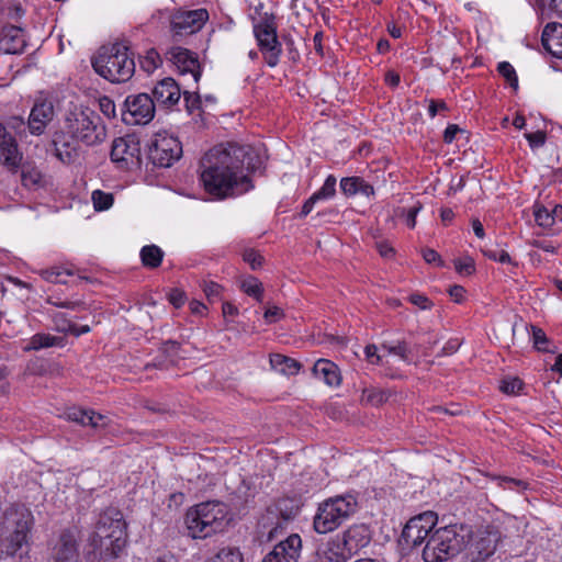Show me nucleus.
<instances>
[{
	"instance_id": "1",
	"label": "nucleus",
	"mask_w": 562,
	"mask_h": 562,
	"mask_svg": "<svg viewBox=\"0 0 562 562\" xmlns=\"http://www.w3.org/2000/svg\"><path fill=\"white\" fill-rule=\"evenodd\" d=\"M259 156L249 146L228 144L210 149L200 161V180L216 199L240 195L252 189L247 172L260 168Z\"/></svg>"
},
{
	"instance_id": "2",
	"label": "nucleus",
	"mask_w": 562,
	"mask_h": 562,
	"mask_svg": "<svg viewBox=\"0 0 562 562\" xmlns=\"http://www.w3.org/2000/svg\"><path fill=\"white\" fill-rule=\"evenodd\" d=\"M126 522L123 514L113 507L102 512L88 542L92 553L101 562L116 559L126 546Z\"/></svg>"
},
{
	"instance_id": "3",
	"label": "nucleus",
	"mask_w": 562,
	"mask_h": 562,
	"mask_svg": "<svg viewBox=\"0 0 562 562\" xmlns=\"http://www.w3.org/2000/svg\"><path fill=\"white\" fill-rule=\"evenodd\" d=\"M33 525L32 513L23 505H11L3 513L0 526V553L22 558L29 546L27 536Z\"/></svg>"
},
{
	"instance_id": "4",
	"label": "nucleus",
	"mask_w": 562,
	"mask_h": 562,
	"mask_svg": "<svg viewBox=\"0 0 562 562\" xmlns=\"http://www.w3.org/2000/svg\"><path fill=\"white\" fill-rule=\"evenodd\" d=\"M227 506L217 501L200 503L188 509L184 524L192 539H205L222 532L228 524Z\"/></svg>"
},
{
	"instance_id": "5",
	"label": "nucleus",
	"mask_w": 562,
	"mask_h": 562,
	"mask_svg": "<svg viewBox=\"0 0 562 562\" xmlns=\"http://www.w3.org/2000/svg\"><path fill=\"white\" fill-rule=\"evenodd\" d=\"M92 66L98 75L111 82H126L135 72L134 53L123 43L102 46Z\"/></svg>"
},
{
	"instance_id": "6",
	"label": "nucleus",
	"mask_w": 562,
	"mask_h": 562,
	"mask_svg": "<svg viewBox=\"0 0 562 562\" xmlns=\"http://www.w3.org/2000/svg\"><path fill=\"white\" fill-rule=\"evenodd\" d=\"M64 131L75 142L94 146L104 140L105 126L100 115L90 108L75 106L68 111L64 121Z\"/></svg>"
},
{
	"instance_id": "7",
	"label": "nucleus",
	"mask_w": 562,
	"mask_h": 562,
	"mask_svg": "<svg viewBox=\"0 0 562 562\" xmlns=\"http://www.w3.org/2000/svg\"><path fill=\"white\" fill-rule=\"evenodd\" d=\"M464 528L450 525L436 529L423 550L425 562H446L456 557L465 544Z\"/></svg>"
},
{
	"instance_id": "8",
	"label": "nucleus",
	"mask_w": 562,
	"mask_h": 562,
	"mask_svg": "<svg viewBox=\"0 0 562 562\" xmlns=\"http://www.w3.org/2000/svg\"><path fill=\"white\" fill-rule=\"evenodd\" d=\"M357 497L350 493L324 501L314 517L315 531L325 535L336 530L357 512Z\"/></svg>"
},
{
	"instance_id": "9",
	"label": "nucleus",
	"mask_w": 562,
	"mask_h": 562,
	"mask_svg": "<svg viewBox=\"0 0 562 562\" xmlns=\"http://www.w3.org/2000/svg\"><path fill=\"white\" fill-rule=\"evenodd\" d=\"M182 156L181 142L167 132L155 134L148 149V158L153 165L168 168Z\"/></svg>"
},
{
	"instance_id": "10",
	"label": "nucleus",
	"mask_w": 562,
	"mask_h": 562,
	"mask_svg": "<svg viewBox=\"0 0 562 562\" xmlns=\"http://www.w3.org/2000/svg\"><path fill=\"white\" fill-rule=\"evenodd\" d=\"M288 499H280L269 506L259 520L262 532L266 531L269 541L283 533L288 524L296 516L297 507L288 508Z\"/></svg>"
},
{
	"instance_id": "11",
	"label": "nucleus",
	"mask_w": 562,
	"mask_h": 562,
	"mask_svg": "<svg viewBox=\"0 0 562 562\" xmlns=\"http://www.w3.org/2000/svg\"><path fill=\"white\" fill-rule=\"evenodd\" d=\"M209 20L205 9L177 11L171 15L170 32L175 42H181L188 36L198 33Z\"/></svg>"
},
{
	"instance_id": "12",
	"label": "nucleus",
	"mask_w": 562,
	"mask_h": 562,
	"mask_svg": "<svg viewBox=\"0 0 562 562\" xmlns=\"http://www.w3.org/2000/svg\"><path fill=\"white\" fill-rule=\"evenodd\" d=\"M155 116V101L147 93L128 95L122 110V120L127 125H145Z\"/></svg>"
},
{
	"instance_id": "13",
	"label": "nucleus",
	"mask_w": 562,
	"mask_h": 562,
	"mask_svg": "<svg viewBox=\"0 0 562 562\" xmlns=\"http://www.w3.org/2000/svg\"><path fill=\"white\" fill-rule=\"evenodd\" d=\"M437 520V514L430 510L411 518L403 528L401 540L408 547H418L427 542Z\"/></svg>"
},
{
	"instance_id": "14",
	"label": "nucleus",
	"mask_w": 562,
	"mask_h": 562,
	"mask_svg": "<svg viewBox=\"0 0 562 562\" xmlns=\"http://www.w3.org/2000/svg\"><path fill=\"white\" fill-rule=\"evenodd\" d=\"M254 33L267 65L271 68L276 67L279 64L282 46L278 41L273 22L262 21L256 24L254 26Z\"/></svg>"
},
{
	"instance_id": "15",
	"label": "nucleus",
	"mask_w": 562,
	"mask_h": 562,
	"mask_svg": "<svg viewBox=\"0 0 562 562\" xmlns=\"http://www.w3.org/2000/svg\"><path fill=\"white\" fill-rule=\"evenodd\" d=\"M371 541V531L364 524L350 526L342 533V548L336 553L335 562H347Z\"/></svg>"
},
{
	"instance_id": "16",
	"label": "nucleus",
	"mask_w": 562,
	"mask_h": 562,
	"mask_svg": "<svg viewBox=\"0 0 562 562\" xmlns=\"http://www.w3.org/2000/svg\"><path fill=\"white\" fill-rule=\"evenodd\" d=\"M499 541V532L495 528L479 530L469 546V557L471 562H483L490 558L496 550Z\"/></svg>"
},
{
	"instance_id": "17",
	"label": "nucleus",
	"mask_w": 562,
	"mask_h": 562,
	"mask_svg": "<svg viewBox=\"0 0 562 562\" xmlns=\"http://www.w3.org/2000/svg\"><path fill=\"white\" fill-rule=\"evenodd\" d=\"M111 160L117 165L119 168L128 169L139 164V148L138 143L133 138L119 137L112 143Z\"/></svg>"
},
{
	"instance_id": "18",
	"label": "nucleus",
	"mask_w": 562,
	"mask_h": 562,
	"mask_svg": "<svg viewBox=\"0 0 562 562\" xmlns=\"http://www.w3.org/2000/svg\"><path fill=\"white\" fill-rule=\"evenodd\" d=\"M79 532L76 528L65 529L52 551V562H76L78 559Z\"/></svg>"
},
{
	"instance_id": "19",
	"label": "nucleus",
	"mask_w": 562,
	"mask_h": 562,
	"mask_svg": "<svg viewBox=\"0 0 562 562\" xmlns=\"http://www.w3.org/2000/svg\"><path fill=\"white\" fill-rule=\"evenodd\" d=\"M54 116L53 102L47 99H38L31 109L26 127L32 135H42Z\"/></svg>"
},
{
	"instance_id": "20",
	"label": "nucleus",
	"mask_w": 562,
	"mask_h": 562,
	"mask_svg": "<svg viewBox=\"0 0 562 562\" xmlns=\"http://www.w3.org/2000/svg\"><path fill=\"white\" fill-rule=\"evenodd\" d=\"M166 57L181 74H191L195 82L200 80L202 71L195 53L183 47L175 46L166 52Z\"/></svg>"
},
{
	"instance_id": "21",
	"label": "nucleus",
	"mask_w": 562,
	"mask_h": 562,
	"mask_svg": "<svg viewBox=\"0 0 562 562\" xmlns=\"http://www.w3.org/2000/svg\"><path fill=\"white\" fill-rule=\"evenodd\" d=\"M302 550V539L297 533L290 535L285 540L274 546L265 555L262 562H297Z\"/></svg>"
},
{
	"instance_id": "22",
	"label": "nucleus",
	"mask_w": 562,
	"mask_h": 562,
	"mask_svg": "<svg viewBox=\"0 0 562 562\" xmlns=\"http://www.w3.org/2000/svg\"><path fill=\"white\" fill-rule=\"evenodd\" d=\"M26 46L23 29L4 25L0 29V50L5 54H22Z\"/></svg>"
},
{
	"instance_id": "23",
	"label": "nucleus",
	"mask_w": 562,
	"mask_h": 562,
	"mask_svg": "<svg viewBox=\"0 0 562 562\" xmlns=\"http://www.w3.org/2000/svg\"><path fill=\"white\" fill-rule=\"evenodd\" d=\"M22 154L19 150L16 140L7 128L0 123V161L10 169L20 166Z\"/></svg>"
},
{
	"instance_id": "24",
	"label": "nucleus",
	"mask_w": 562,
	"mask_h": 562,
	"mask_svg": "<svg viewBox=\"0 0 562 562\" xmlns=\"http://www.w3.org/2000/svg\"><path fill=\"white\" fill-rule=\"evenodd\" d=\"M181 91L178 83L172 78H164L157 82L153 89V99L155 104L158 103L166 108L177 104L180 100Z\"/></svg>"
},
{
	"instance_id": "25",
	"label": "nucleus",
	"mask_w": 562,
	"mask_h": 562,
	"mask_svg": "<svg viewBox=\"0 0 562 562\" xmlns=\"http://www.w3.org/2000/svg\"><path fill=\"white\" fill-rule=\"evenodd\" d=\"M541 43L549 54L562 59V24L558 22L548 23L542 31Z\"/></svg>"
},
{
	"instance_id": "26",
	"label": "nucleus",
	"mask_w": 562,
	"mask_h": 562,
	"mask_svg": "<svg viewBox=\"0 0 562 562\" xmlns=\"http://www.w3.org/2000/svg\"><path fill=\"white\" fill-rule=\"evenodd\" d=\"M55 416L57 418H65L67 422H94V418H108V416L98 413L92 408L76 405L65 407L61 413H57Z\"/></svg>"
},
{
	"instance_id": "27",
	"label": "nucleus",
	"mask_w": 562,
	"mask_h": 562,
	"mask_svg": "<svg viewBox=\"0 0 562 562\" xmlns=\"http://www.w3.org/2000/svg\"><path fill=\"white\" fill-rule=\"evenodd\" d=\"M313 373L315 376L322 378L324 382L330 386L340 384L339 369L330 360L318 359L313 367Z\"/></svg>"
},
{
	"instance_id": "28",
	"label": "nucleus",
	"mask_w": 562,
	"mask_h": 562,
	"mask_svg": "<svg viewBox=\"0 0 562 562\" xmlns=\"http://www.w3.org/2000/svg\"><path fill=\"white\" fill-rule=\"evenodd\" d=\"M61 346H64L63 337H57L45 333H37L30 338L27 345L23 347V350L26 352L33 350L38 351L41 349Z\"/></svg>"
},
{
	"instance_id": "29",
	"label": "nucleus",
	"mask_w": 562,
	"mask_h": 562,
	"mask_svg": "<svg viewBox=\"0 0 562 562\" xmlns=\"http://www.w3.org/2000/svg\"><path fill=\"white\" fill-rule=\"evenodd\" d=\"M56 157L66 164H69L77 156V149L72 142L66 139L64 134H58L53 140Z\"/></svg>"
},
{
	"instance_id": "30",
	"label": "nucleus",
	"mask_w": 562,
	"mask_h": 562,
	"mask_svg": "<svg viewBox=\"0 0 562 562\" xmlns=\"http://www.w3.org/2000/svg\"><path fill=\"white\" fill-rule=\"evenodd\" d=\"M270 364L273 369L279 370L281 373L288 375L296 374L301 368V363L299 361L281 353L271 355Z\"/></svg>"
},
{
	"instance_id": "31",
	"label": "nucleus",
	"mask_w": 562,
	"mask_h": 562,
	"mask_svg": "<svg viewBox=\"0 0 562 562\" xmlns=\"http://www.w3.org/2000/svg\"><path fill=\"white\" fill-rule=\"evenodd\" d=\"M139 256L145 268L156 269L161 265L164 251L157 245H146L140 249Z\"/></svg>"
},
{
	"instance_id": "32",
	"label": "nucleus",
	"mask_w": 562,
	"mask_h": 562,
	"mask_svg": "<svg viewBox=\"0 0 562 562\" xmlns=\"http://www.w3.org/2000/svg\"><path fill=\"white\" fill-rule=\"evenodd\" d=\"M381 348L389 355L398 356L406 363L414 361V350L406 340H400L396 345L382 344Z\"/></svg>"
},
{
	"instance_id": "33",
	"label": "nucleus",
	"mask_w": 562,
	"mask_h": 562,
	"mask_svg": "<svg viewBox=\"0 0 562 562\" xmlns=\"http://www.w3.org/2000/svg\"><path fill=\"white\" fill-rule=\"evenodd\" d=\"M389 398V394L376 387H367L363 389L361 394V403L369 406L378 407L386 402Z\"/></svg>"
},
{
	"instance_id": "34",
	"label": "nucleus",
	"mask_w": 562,
	"mask_h": 562,
	"mask_svg": "<svg viewBox=\"0 0 562 562\" xmlns=\"http://www.w3.org/2000/svg\"><path fill=\"white\" fill-rule=\"evenodd\" d=\"M241 290L249 296H254L258 302H262L263 288L262 283L252 276L241 281Z\"/></svg>"
},
{
	"instance_id": "35",
	"label": "nucleus",
	"mask_w": 562,
	"mask_h": 562,
	"mask_svg": "<svg viewBox=\"0 0 562 562\" xmlns=\"http://www.w3.org/2000/svg\"><path fill=\"white\" fill-rule=\"evenodd\" d=\"M75 272L70 267L63 268V267H52L48 269H44L40 272L41 277L52 283H66L65 281L60 280L59 277L61 274L72 276Z\"/></svg>"
},
{
	"instance_id": "36",
	"label": "nucleus",
	"mask_w": 562,
	"mask_h": 562,
	"mask_svg": "<svg viewBox=\"0 0 562 562\" xmlns=\"http://www.w3.org/2000/svg\"><path fill=\"white\" fill-rule=\"evenodd\" d=\"M531 339H532L535 348L538 351H542V352L552 351L550 349L551 341L547 337L546 333L540 327H537L533 325L531 326Z\"/></svg>"
},
{
	"instance_id": "37",
	"label": "nucleus",
	"mask_w": 562,
	"mask_h": 562,
	"mask_svg": "<svg viewBox=\"0 0 562 562\" xmlns=\"http://www.w3.org/2000/svg\"><path fill=\"white\" fill-rule=\"evenodd\" d=\"M533 216L536 223L543 228L552 227L554 223V215L550 213V211L541 205H535Z\"/></svg>"
},
{
	"instance_id": "38",
	"label": "nucleus",
	"mask_w": 562,
	"mask_h": 562,
	"mask_svg": "<svg viewBox=\"0 0 562 562\" xmlns=\"http://www.w3.org/2000/svg\"><path fill=\"white\" fill-rule=\"evenodd\" d=\"M91 199L97 211H105L110 209L114 201L111 193H106L101 190H94Z\"/></svg>"
},
{
	"instance_id": "39",
	"label": "nucleus",
	"mask_w": 562,
	"mask_h": 562,
	"mask_svg": "<svg viewBox=\"0 0 562 562\" xmlns=\"http://www.w3.org/2000/svg\"><path fill=\"white\" fill-rule=\"evenodd\" d=\"M212 562H244V560L238 549L223 548L213 558Z\"/></svg>"
},
{
	"instance_id": "40",
	"label": "nucleus",
	"mask_w": 562,
	"mask_h": 562,
	"mask_svg": "<svg viewBox=\"0 0 562 562\" xmlns=\"http://www.w3.org/2000/svg\"><path fill=\"white\" fill-rule=\"evenodd\" d=\"M497 70L503 76L509 86L514 89H518V77L514 67L508 61H502L497 66Z\"/></svg>"
},
{
	"instance_id": "41",
	"label": "nucleus",
	"mask_w": 562,
	"mask_h": 562,
	"mask_svg": "<svg viewBox=\"0 0 562 562\" xmlns=\"http://www.w3.org/2000/svg\"><path fill=\"white\" fill-rule=\"evenodd\" d=\"M160 64V56L155 49L148 50L146 56L139 60L140 68L148 74L153 72Z\"/></svg>"
},
{
	"instance_id": "42",
	"label": "nucleus",
	"mask_w": 562,
	"mask_h": 562,
	"mask_svg": "<svg viewBox=\"0 0 562 562\" xmlns=\"http://www.w3.org/2000/svg\"><path fill=\"white\" fill-rule=\"evenodd\" d=\"M335 193H336V178L334 176L329 175L326 178L323 187L314 193V198H317V200L330 199L335 195Z\"/></svg>"
},
{
	"instance_id": "43",
	"label": "nucleus",
	"mask_w": 562,
	"mask_h": 562,
	"mask_svg": "<svg viewBox=\"0 0 562 562\" xmlns=\"http://www.w3.org/2000/svg\"><path fill=\"white\" fill-rule=\"evenodd\" d=\"M201 288L209 302L213 303L221 297L223 288L218 283L211 280H203Z\"/></svg>"
},
{
	"instance_id": "44",
	"label": "nucleus",
	"mask_w": 562,
	"mask_h": 562,
	"mask_svg": "<svg viewBox=\"0 0 562 562\" xmlns=\"http://www.w3.org/2000/svg\"><path fill=\"white\" fill-rule=\"evenodd\" d=\"M524 383L519 378L502 380L499 390L507 395H517L522 390Z\"/></svg>"
},
{
	"instance_id": "45",
	"label": "nucleus",
	"mask_w": 562,
	"mask_h": 562,
	"mask_svg": "<svg viewBox=\"0 0 562 562\" xmlns=\"http://www.w3.org/2000/svg\"><path fill=\"white\" fill-rule=\"evenodd\" d=\"M47 303L50 304V305H54L56 307H61V308H68V310H74V311H86L88 310V306L87 304L81 301V300H77V301H61L59 299H54V297H48L47 299Z\"/></svg>"
},
{
	"instance_id": "46",
	"label": "nucleus",
	"mask_w": 562,
	"mask_h": 562,
	"mask_svg": "<svg viewBox=\"0 0 562 562\" xmlns=\"http://www.w3.org/2000/svg\"><path fill=\"white\" fill-rule=\"evenodd\" d=\"M498 485L504 488H510V490H526L528 484L525 481L517 480L514 477H507V476H499L498 477Z\"/></svg>"
},
{
	"instance_id": "47",
	"label": "nucleus",
	"mask_w": 562,
	"mask_h": 562,
	"mask_svg": "<svg viewBox=\"0 0 562 562\" xmlns=\"http://www.w3.org/2000/svg\"><path fill=\"white\" fill-rule=\"evenodd\" d=\"M90 331V326L89 325H82V326H77L76 324L74 323H65L64 325H61L59 327V333H64V334H71L76 337H79L83 334H87Z\"/></svg>"
},
{
	"instance_id": "48",
	"label": "nucleus",
	"mask_w": 562,
	"mask_h": 562,
	"mask_svg": "<svg viewBox=\"0 0 562 562\" xmlns=\"http://www.w3.org/2000/svg\"><path fill=\"white\" fill-rule=\"evenodd\" d=\"M359 177H347L340 180V189L346 195L357 194Z\"/></svg>"
},
{
	"instance_id": "49",
	"label": "nucleus",
	"mask_w": 562,
	"mask_h": 562,
	"mask_svg": "<svg viewBox=\"0 0 562 562\" xmlns=\"http://www.w3.org/2000/svg\"><path fill=\"white\" fill-rule=\"evenodd\" d=\"M454 268L459 273L470 276L475 271L474 260L471 258L456 259Z\"/></svg>"
},
{
	"instance_id": "50",
	"label": "nucleus",
	"mask_w": 562,
	"mask_h": 562,
	"mask_svg": "<svg viewBox=\"0 0 562 562\" xmlns=\"http://www.w3.org/2000/svg\"><path fill=\"white\" fill-rule=\"evenodd\" d=\"M99 109L109 119L115 117V104L111 98L106 95L101 97L99 99Z\"/></svg>"
},
{
	"instance_id": "51",
	"label": "nucleus",
	"mask_w": 562,
	"mask_h": 562,
	"mask_svg": "<svg viewBox=\"0 0 562 562\" xmlns=\"http://www.w3.org/2000/svg\"><path fill=\"white\" fill-rule=\"evenodd\" d=\"M408 301L420 310H430L434 303L424 294L413 293L408 296Z\"/></svg>"
},
{
	"instance_id": "52",
	"label": "nucleus",
	"mask_w": 562,
	"mask_h": 562,
	"mask_svg": "<svg viewBox=\"0 0 562 562\" xmlns=\"http://www.w3.org/2000/svg\"><path fill=\"white\" fill-rule=\"evenodd\" d=\"M244 260L250 265L252 270H256L262 266L263 257L257 251L249 249L244 252Z\"/></svg>"
},
{
	"instance_id": "53",
	"label": "nucleus",
	"mask_w": 562,
	"mask_h": 562,
	"mask_svg": "<svg viewBox=\"0 0 562 562\" xmlns=\"http://www.w3.org/2000/svg\"><path fill=\"white\" fill-rule=\"evenodd\" d=\"M526 139L528 140L531 148L541 147L546 143V133L543 131H537L533 133H526Z\"/></svg>"
},
{
	"instance_id": "54",
	"label": "nucleus",
	"mask_w": 562,
	"mask_h": 562,
	"mask_svg": "<svg viewBox=\"0 0 562 562\" xmlns=\"http://www.w3.org/2000/svg\"><path fill=\"white\" fill-rule=\"evenodd\" d=\"M263 317L268 324H272L283 318L284 313L280 307L271 306L266 310Z\"/></svg>"
},
{
	"instance_id": "55",
	"label": "nucleus",
	"mask_w": 562,
	"mask_h": 562,
	"mask_svg": "<svg viewBox=\"0 0 562 562\" xmlns=\"http://www.w3.org/2000/svg\"><path fill=\"white\" fill-rule=\"evenodd\" d=\"M180 344L176 340H167L162 342L160 350L168 358H175L178 356Z\"/></svg>"
},
{
	"instance_id": "56",
	"label": "nucleus",
	"mask_w": 562,
	"mask_h": 562,
	"mask_svg": "<svg viewBox=\"0 0 562 562\" xmlns=\"http://www.w3.org/2000/svg\"><path fill=\"white\" fill-rule=\"evenodd\" d=\"M484 255L495 261H499L502 263H510L512 258L509 254L505 250H484Z\"/></svg>"
},
{
	"instance_id": "57",
	"label": "nucleus",
	"mask_w": 562,
	"mask_h": 562,
	"mask_svg": "<svg viewBox=\"0 0 562 562\" xmlns=\"http://www.w3.org/2000/svg\"><path fill=\"white\" fill-rule=\"evenodd\" d=\"M169 302L176 307H181L186 302V294L183 291L179 289H173L170 291L168 295Z\"/></svg>"
},
{
	"instance_id": "58",
	"label": "nucleus",
	"mask_w": 562,
	"mask_h": 562,
	"mask_svg": "<svg viewBox=\"0 0 562 562\" xmlns=\"http://www.w3.org/2000/svg\"><path fill=\"white\" fill-rule=\"evenodd\" d=\"M422 254H423V258L425 259V261L427 263H435L437 266L443 265L440 255L436 250L426 248L422 251Z\"/></svg>"
},
{
	"instance_id": "59",
	"label": "nucleus",
	"mask_w": 562,
	"mask_h": 562,
	"mask_svg": "<svg viewBox=\"0 0 562 562\" xmlns=\"http://www.w3.org/2000/svg\"><path fill=\"white\" fill-rule=\"evenodd\" d=\"M368 361L372 364H379L382 361V356L378 355V348L375 345H368L364 349Z\"/></svg>"
},
{
	"instance_id": "60",
	"label": "nucleus",
	"mask_w": 562,
	"mask_h": 562,
	"mask_svg": "<svg viewBox=\"0 0 562 562\" xmlns=\"http://www.w3.org/2000/svg\"><path fill=\"white\" fill-rule=\"evenodd\" d=\"M183 99H184V102H186V106L188 109V111L192 112L194 109H198L200 106V95L194 93V94H191L189 92H184L183 93Z\"/></svg>"
},
{
	"instance_id": "61",
	"label": "nucleus",
	"mask_w": 562,
	"mask_h": 562,
	"mask_svg": "<svg viewBox=\"0 0 562 562\" xmlns=\"http://www.w3.org/2000/svg\"><path fill=\"white\" fill-rule=\"evenodd\" d=\"M460 132H462V130L458 125L449 124L443 132V142L451 144Z\"/></svg>"
},
{
	"instance_id": "62",
	"label": "nucleus",
	"mask_w": 562,
	"mask_h": 562,
	"mask_svg": "<svg viewBox=\"0 0 562 562\" xmlns=\"http://www.w3.org/2000/svg\"><path fill=\"white\" fill-rule=\"evenodd\" d=\"M357 189V194L359 193L367 198L374 195L373 187L361 177H359V183Z\"/></svg>"
},
{
	"instance_id": "63",
	"label": "nucleus",
	"mask_w": 562,
	"mask_h": 562,
	"mask_svg": "<svg viewBox=\"0 0 562 562\" xmlns=\"http://www.w3.org/2000/svg\"><path fill=\"white\" fill-rule=\"evenodd\" d=\"M543 5L562 19V0H542Z\"/></svg>"
},
{
	"instance_id": "64",
	"label": "nucleus",
	"mask_w": 562,
	"mask_h": 562,
	"mask_svg": "<svg viewBox=\"0 0 562 562\" xmlns=\"http://www.w3.org/2000/svg\"><path fill=\"white\" fill-rule=\"evenodd\" d=\"M29 369L32 373L43 375L47 372V362L44 360H36L31 362Z\"/></svg>"
}]
</instances>
